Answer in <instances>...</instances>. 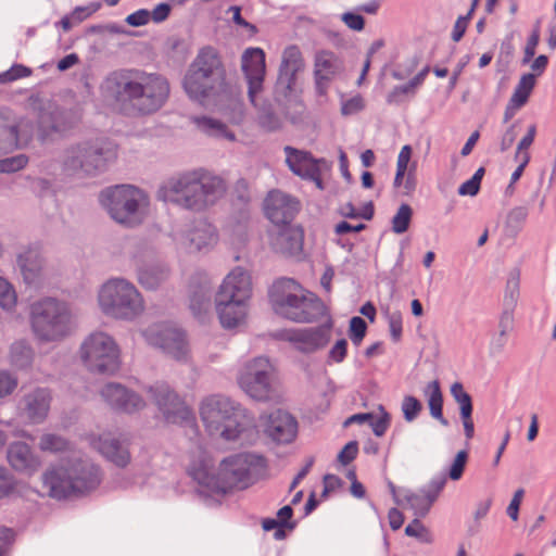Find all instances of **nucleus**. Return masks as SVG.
<instances>
[{"mask_svg": "<svg viewBox=\"0 0 556 556\" xmlns=\"http://www.w3.org/2000/svg\"><path fill=\"white\" fill-rule=\"evenodd\" d=\"M412 215V207L405 203L401 204L392 218V230L399 235L405 232L409 227Z\"/></svg>", "mask_w": 556, "mask_h": 556, "instance_id": "46", "label": "nucleus"}, {"mask_svg": "<svg viewBox=\"0 0 556 556\" xmlns=\"http://www.w3.org/2000/svg\"><path fill=\"white\" fill-rule=\"evenodd\" d=\"M31 75V70L23 64H13L8 71L0 74V83H11Z\"/></svg>", "mask_w": 556, "mask_h": 556, "instance_id": "51", "label": "nucleus"}, {"mask_svg": "<svg viewBox=\"0 0 556 556\" xmlns=\"http://www.w3.org/2000/svg\"><path fill=\"white\" fill-rule=\"evenodd\" d=\"M117 157L116 146L103 137H91L68 144L62 152V169L79 178L97 177Z\"/></svg>", "mask_w": 556, "mask_h": 556, "instance_id": "6", "label": "nucleus"}, {"mask_svg": "<svg viewBox=\"0 0 556 556\" xmlns=\"http://www.w3.org/2000/svg\"><path fill=\"white\" fill-rule=\"evenodd\" d=\"M299 210L300 202L281 190L269 191L264 200L265 215L277 226L291 224Z\"/></svg>", "mask_w": 556, "mask_h": 556, "instance_id": "18", "label": "nucleus"}, {"mask_svg": "<svg viewBox=\"0 0 556 556\" xmlns=\"http://www.w3.org/2000/svg\"><path fill=\"white\" fill-rule=\"evenodd\" d=\"M7 459L16 472L33 476L40 467V458L25 442H13L8 446Z\"/></svg>", "mask_w": 556, "mask_h": 556, "instance_id": "27", "label": "nucleus"}, {"mask_svg": "<svg viewBox=\"0 0 556 556\" xmlns=\"http://www.w3.org/2000/svg\"><path fill=\"white\" fill-rule=\"evenodd\" d=\"M381 409V416L378 417V418H374L372 419H369V425L372 429V432L377 435V437H382L389 425H390V415L384 410V408L381 406L380 407Z\"/></svg>", "mask_w": 556, "mask_h": 556, "instance_id": "59", "label": "nucleus"}, {"mask_svg": "<svg viewBox=\"0 0 556 556\" xmlns=\"http://www.w3.org/2000/svg\"><path fill=\"white\" fill-rule=\"evenodd\" d=\"M224 87L217 85L208 78L201 75L187 72L184 78V89L189 98L200 104H205L206 100L215 96Z\"/></svg>", "mask_w": 556, "mask_h": 556, "instance_id": "32", "label": "nucleus"}, {"mask_svg": "<svg viewBox=\"0 0 556 556\" xmlns=\"http://www.w3.org/2000/svg\"><path fill=\"white\" fill-rule=\"evenodd\" d=\"M28 164L26 154H17L14 156L0 160V173L12 174L23 169Z\"/></svg>", "mask_w": 556, "mask_h": 556, "instance_id": "50", "label": "nucleus"}, {"mask_svg": "<svg viewBox=\"0 0 556 556\" xmlns=\"http://www.w3.org/2000/svg\"><path fill=\"white\" fill-rule=\"evenodd\" d=\"M101 8L99 2H91L84 7H77L71 13L74 23L78 24L85 21L87 17L96 13Z\"/></svg>", "mask_w": 556, "mask_h": 556, "instance_id": "58", "label": "nucleus"}, {"mask_svg": "<svg viewBox=\"0 0 556 556\" xmlns=\"http://www.w3.org/2000/svg\"><path fill=\"white\" fill-rule=\"evenodd\" d=\"M304 62L299 47L288 46L281 58L279 74L276 83V93L288 98L293 90L296 74L303 68Z\"/></svg>", "mask_w": 556, "mask_h": 556, "instance_id": "22", "label": "nucleus"}, {"mask_svg": "<svg viewBox=\"0 0 556 556\" xmlns=\"http://www.w3.org/2000/svg\"><path fill=\"white\" fill-rule=\"evenodd\" d=\"M146 391L150 394L167 424L194 425L195 419L192 410L166 382H155L147 387Z\"/></svg>", "mask_w": 556, "mask_h": 556, "instance_id": "14", "label": "nucleus"}, {"mask_svg": "<svg viewBox=\"0 0 556 556\" xmlns=\"http://www.w3.org/2000/svg\"><path fill=\"white\" fill-rule=\"evenodd\" d=\"M21 481L10 470L0 466V500L20 495Z\"/></svg>", "mask_w": 556, "mask_h": 556, "instance_id": "41", "label": "nucleus"}, {"mask_svg": "<svg viewBox=\"0 0 556 556\" xmlns=\"http://www.w3.org/2000/svg\"><path fill=\"white\" fill-rule=\"evenodd\" d=\"M467 458H468V454L466 451H459L456 454V456L450 467V470H448V477L452 480L457 481L462 478L465 466H466Z\"/></svg>", "mask_w": 556, "mask_h": 556, "instance_id": "54", "label": "nucleus"}, {"mask_svg": "<svg viewBox=\"0 0 556 556\" xmlns=\"http://www.w3.org/2000/svg\"><path fill=\"white\" fill-rule=\"evenodd\" d=\"M358 452V444L356 441H351L338 454V462L342 465H348L355 459Z\"/></svg>", "mask_w": 556, "mask_h": 556, "instance_id": "63", "label": "nucleus"}, {"mask_svg": "<svg viewBox=\"0 0 556 556\" xmlns=\"http://www.w3.org/2000/svg\"><path fill=\"white\" fill-rule=\"evenodd\" d=\"M364 109V100L361 96H355L342 102L341 113L344 116L353 115Z\"/></svg>", "mask_w": 556, "mask_h": 556, "instance_id": "61", "label": "nucleus"}, {"mask_svg": "<svg viewBox=\"0 0 556 556\" xmlns=\"http://www.w3.org/2000/svg\"><path fill=\"white\" fill-rule=\"evenodd\" d=\"M251 295V276L244 268L237 266L223 279L215 298L250 302Z\"/></svg>", "mask_w": 556, "mask_h": 556, "instance_id": "24", "label": "nucleus"}, {"mask_svg": "<svg viewBox=\"0 0 556 556\" xmlns=\"http://www.w3.org/2000/svg\"><path fill=\"white\" fill-rule=\"evenodd\" d=\"M269 300L277 315L294 323H313L326 312L324 303L292 278L276 280L269 290Z\"/></svg>", "mask_w": 556, "mask_h": 556, "instance_id": "7", "label": "nucleus"}, {"mask_svg": "<svg viewBox=\"0 0 556 556\" xmlns=\"http://www.w3.org/2000/svg\"><path fill=\"white\" fill-rule=\"evenodd\" d=\"M405 534L412 538H416L421 543L428 544L432 542V534L422 525L418 517H416L409 525L406 526Z\"/></svg>", "mask_w": 556, "mask_h": 556, "instance_id": "49", "label": "nucleus"}, {"mask_svg": "<svg viewBox=\"0 0 556 556\" xmlns=\"http://www.w3.org/2000/svg\"><path fill=\"white\" fill-rule=\"evenodd\" d=\"M237 380L243 392L255 401L268 402L279 396L275 368L265 356H257L244 363Z\"/></svg>", "mask_w": 556, "mask_h": 556, "instance_id": "11", "label": "nucleus"}, {"mask_svg": "<svg viewBox=\"0 0 556 556\" xmlns=\"http://www.w3.org/2000/svg\"><path fill=\"white\" fill-rule=\"evenodd\" d=\"M401 409L405 421L412 422L421 413L422 404L417 397L413 395H405L401 404Z\"/></svg>", "mask_w": 556, "mask_h": 556, "instance_id": "48", "label": "nucleus"}, {"mask_svg": "<svg viewBox=\"0 0 556 556\" xmlns=\"http://www.w3.org/2000/svg\"><path fill=\"white\" fill-rule=\"evenodd\" d=\"M286 162L290 170L304 178L317 176V164L324 160H316L311 153L298 150L290 146L285 147Z\"/></svg>", "mask_w": 556, "mask_h": 556, "instance_id": "33", "label": "nucleus"}, {"mask_svg": "<svg viewBox=\"0 0 556 556\" xmlns=\"http://www.w3.org/2000/svg\"><path fill=\"white\" fill-rule=\"evenodd\" d=\"M33 350L24 341H18L11 346L12 363L20 368H25L30 365L33 361Z\"/></svg>", "mask_w": 556, "mask_h": 556, "instance_id": "43", "label": "nucleus"}, {"mask_svg": "<svg viewBox=\"0 0 556 556\" xmlns=\"http://www.w3.org/2000/svg\"><path fill=\"white\" fill-rule=\"evenodd\" d=\"M148 344L162 350L177 361L188 356V343L185 332L170 324H154L142 331Z\"/></svg>", "mask_w": 556, "mask_h": 556, "instance_id": "16", "label": "nucleus"}, {"mask_svg": "<svg viewBox=\"0 0 556 556\" xmlns=\"http://www.w3.org/2000/svg\"><path fill=\"white\" fill-rule=\"evenodd\" d=\"M90 445L115 466L124 468L131 459L128 444L115 433L103 432L89 437Z\"/></svg>", "mask_w": 556, "mask_h": 556, "instance_id": "21", "label": "nucleus"}, {"mask_svg": "<svg viewBox=\"0 0 556 556\" xmlns=\"http://www.w3.org/2000/svg\"><path fill=\"white\" fill-rule=\"evenodd\" d=\"M39 448L42 452L60 453L72 451L71 443L62 435L45 433L40 437Z\"/></svg>", "mask_w": 556, "mask_h": 556, "instance_id": "40", "label": "nucleus"}, {"mask_svg": "<svg viewBox=\"0 0 556 556\" xmlns=\"http://www.w3.org/2000/svg\"><path fill=\"white\" fill-rule=\"evenodd\" d=\"M276 233L271 236L273 249L286 256H295L302 252L303 232L300 228L289 225H282Z\"/></svg>", "mask_w": 556, "mask_h": 556, "instance_id": "31", "label": "nucleus"}, {"mask_svg": "<svg viewBox=\"0 0 556 556\" xmlns=\"http://www.w3.org/2000/svg\"><path fill=\"white\" fill-rule=\"evenodd\" d=\"M451 394L459 405L460 416L472 414L471 396L465 391L460 382H455L451 387Z\"/></svg>", "mask_w": 556, "mask_h": 556, "instance_id": "45", "label": "nucleus"}, {"mask_svg": "<svg viewBox=\"0 0 556 556\" xmlns=\"http://www.w3.org/2000/svg\"><path fill=\"white\" fill-rule=\"evenodd\" d=\"M51 400V392L47 388H37L24 395L22 412L29 424L38 425L46 420Z\"/></svg>", "mask_w": 556, "mask_h": 556, "instance_id": "28", "label": "nucleus"}, {"mask_svg": "<svg viewBox=\"0 0 556 556\" xmlns=\"http://www.w3.org/2000/svg\"><path fill=\"white\" fill-rule=\"evenodd\" d=\"M17 303V295L13 286L0 276V307L4 311H13Z\"/></svg>", "mask_w": 556, "mask_h": 556, "instance_id": "44", "label": "nucleus"}, {"mask_svg": "<svg viewBox=\"0 0 556 556\" xmlns=\"http://www.w3.org/2000/svg\"><path fill=\"white\" fill-rule=\"evenodd\" d=\"M188 71L208 78L222 87L225 85V70L218 53L212 47L201 49Z\"/></svg>", "mask_w": 556, "mask_h": 556, "instance_id": "25", "label": "nucleus"}, {"mask_svg": "<svg viewBox=\"0 0 556 556\" xmlns=\"http://www.w3.org/2000/svg\"><path fill=\"white\" fill-rule=\"evenodd\" d=\"M407 506L414 511L416 517H425L433 503L420 490L416 493L407 492L405 495Z\"/></svg>", "mask_w": 556, "mask_h": 556, "instance_id": "42", "label": "nucleus"}, {"mask_svg": "<svg viewBox=\"0 0 556 556\" xmlns=\"http://www.w3.org/2000/svg\"><path fill=\"white\" fill-rule=\"evenodd\" d=\"M213 281L205 270H195L188 283L189 307L197 318H203L212 307Z\"/></svg>", "mask_w": 556, "mask_h": 556, "instance_id": "17", "label": "nucleus"}, {"mask_svg": "<svg viewBox=\"0 0 556 556\" xmlns=\"http://www.w3.org/2000/svg\"><path fill=\"white\" fill-rule=\"evenodd\" d=\"M472 12H473V8H471L469 10L467 15H464V16L462 15L456 20L453 31H452V39L454 41L457 42L463 38V36L467 29L468 22L471 17Z\"/></svg>", "mask_w": 556, "mask_h": 556, "instance_id": "64", "label": "nucleus"}, {"mask_svg": "<svg viewBox=\"0 0 556 556\" xmlns=\"http://www.w3.org/2000/svg\"><path fill=\"white\" fill-rule=\"evenodd\" d=\"M528 208L526 206H516L509 211L507 215V226L519 229L522 224L527 220L528 217Z\"/></svg>", "mask_w": 556, "mask_h": 556, "instance_id": "55", "label": "nucleus"}, {"mask_svg": "<svg viewBox=\"0 0 556 556\" xmlns=\"http://www.w3.org/2000/svg\"><path fill=\"white\" fill-rule=\"evenodd\" d=\"M178 252L194 254L211 251L218 242L216 227L205 218H197L169 235Z\"/></svg>", "mask_w": 556, "mask_h": 556, "instance_id": "13", "label": "nucleus"}, {"mask_svg": "<svg viewBox=\"0 0 556 556\" xmlns=\"http://www.w3.org/2000/svg\"><path fill=\"white\" fill-rule=\"evenodd\" d=\"M539 41H540V28H539V25H536L527 40V45L525 48V55H523V60H522V62L525 64L529 63L531 61V59L535 55V49L539 45Z\"/></svg>", "mask_w": 556, "mask_h": 556, "instance_id": "60", "label": "nucleus"}, {"mask_svg": "<svg viewBox=\"0 0 556 556\" xmlns=\"http://www.w3.org/2000/svg\"><path fill=\"white\" fill-rule=\"evenodd\" d=\"M201 419L211 434L227 441L252 444L257 438L254 416L240 403L224 396L212 395L202 401Z\"/></svg>", "mask_w": 556, "mask_h": 556, "instance_id": "4", "label": "nucleus"}, {"mask_svg": "<svg viewBox=\"0 0 556 556\" xmlns=\"http://www.w3.org/2000/svg\"><path fill=\"white\" fill-rule=\"evenodd\" d=\"M341 21L352 30L361 31L364 29L365 20L361 14L345 12L341 15Z\"/></svg>", "mask_w": 556, "mask_h": 556, "instance_id": "62", "label": "nucleus"}, {"mask_svg": "<svg viewBox=\"0 0 556 556\" xmlns=\"http://www.w3.org/2000/svg\"><path fill=\"white\" fill-rule=\"evenodd\" d=\"M17 387V378L7 370H0V397L10 395Z\"/></svg>", "mask_w": 556, "mask_h": 556, "instance_id": "56", "label": "nucleus"}, {"mask_svg": "<svg viewBox=\"0 0 556 556\" xmlns=\"http://www.w3.org/2000/svg\"><path fill=\"white\" fill-rule=\"evenodd\" d=\"M78 117L75 116L72 112L67 110L55 109L51 112V123L46 125L45 116L42 115L40 118L41 126L47 130V132H64L71 129Z\"/></svg>", "mask_w": 556, "mask_h": 556, "instance_id": "37", "label": "nucleus"}, {"mask_svg": "<svg viewBox=\"0 0 556 556\" xmlns=\"http://www.w3.org/2000/svg\"><path fill=\"white\" fill-rule=\"evenodd\" d=\"M265 432L275 442L288 444L296 437L298 421L288 412L277 409L269 415Z\"/></svg>", "mask_w": 556, "mask_h": 556, "instance_id": "26", "label": "nucleus"}, {"mask_svg": "<svg viewBox=\"0 0 556 556\" xmlns=\"http://www.w3.org/2000/svg\"><path fill=\"white\" fill-rule=\"evenodd\" d=\"M225 192L224 179L200 167L168 177L160 185L156 198L165 203L199 213L214 205Z\"/></svg>", "mask_w": 556, "mask_h": 556, "instance_id": "3", "label": "nucleus"}, {"mask_svg": "<svg viewBox=\"0 0 556 556\" xmlns=\"http://www.w3.org/2000/svg\"><path fill=\"white\" fill-rule=\"evenodd\" d=\"M191 119L198 129L207 136L227 139L228 141L236 140L235 134L218 119L207 116H193Z\"/></svg>", "mask_w": 556, "mask_h": 556, "instance_id": "35", "label": "nucleus"}, {"mask_svg": "<svg viewBox=\"0 0 556 556\" xmlns=\"http://www.w3.org/2000/svg\"><path fill=\"white\" fill-rule=\"evenodd\" d=\"M18 126L0 116V156L20 149Z\"/></svg>", "mask_w": 556, "mask_h": 556, "instance_id": "36", "label": "nucleus"}, {"mask_svg": "<svg viewBox=\"0 0 556 556\" xmlns=\"http://www.w3.org/2000/svg\"><path fill=\"white\" fill-rule=\"evenodd\" d=\"M366 321L358 316L352 317L350 320V338L355 345H359L366 334Z\"/></svg>", "mask_w": 556, "mask_h": 556, "instance_id": "53", "label": "nucleus"}, {"mask_svg": "<svg viewBox=\"0 0 556 556\" xmlns=\"http://www.w3.org/2000/svg\"><path fill=\"white\" fill-rule=\"evenodd\" d=\"M79 353L84 365L91 372L113 375L119 369V348L106 332L94 331L87 336Z\"/></svg>", "mask_w": 556, "mask_h": 556, "instance_id": "12", "label": "nucleus"}, {"mask_svg": "<svg viewBox=\"0 0 556 556\" xmlns=\"http://www.w3.org/2000/svg\"><path fill=\"white\" fill-rule=\"evenodd\" d=\"M266 470V459L255 453H238L224 458L218 475L206 463L193 464L189 475L199 484L198 493L204 497L226 494L231 489H245Z\"/></svg>", "mask_w": 556, "mask_h": 556, "instance_id": "2", "label": "nucleus"}, {"mask_svg": "<svg viewBox=\"0 0 556 556\" xmlns=\"http://www.w3.org/2000/svg\"><path fill=\"white\" fill-rule=\"evenodd\" d=\"M241 67L248 83L250 101L255 104L256 96L263 89L265 77V52L261 48H248L241 56Z\"/></svg>", "mask_w": 556, "mask_h": 556, "instance_id": "19", "label": "nucleus"}, {"mask_svg": "<svg viewBox=\"0 0 556 556\" xmlns=\"http://www.w3.org/2000/svg\"><path fill=\"white\" fill-rule=\"evenodd\" d=\"M534 86L535 75L532 73L523 74L515 87L510 100H513L515 104L523 106L527 103Z\"/></svg>", "mask_w": 556, "mask_h": 556, "instance_id": "39", "label": "nucleus"}, {"mask_svg": "<svg viewBox=\"0 0 556 556\" xmlns=\"http://www.w3.org/2000/svg\"><path fill=\"white\" fill-rule=\"evenodd\" d=\"M101 205L118 224L132 227L139 225L149 206L147 193L131 185H116L99 194Z\"/></svg>", "mask_w": 556, "mask_h": 556, "instance_id": "10", "label": "nucleus"}, {"mask_svg": "<svg viewBox=\"0 0 556 556\" xmlns=\"http://www.w3.org/2000/svg\"><path fill=\"white\" fill-rule=\"evenodd\" d=\"M415 91L416 90L410 86L409 83L395 86L387 96V102L389 104H400L403 101V96L414 94Z\"/></svg>", "mask_w": 556, "mask_h": 556, "instance_id": "57", "label": "nucleus"}, {"mask_svg": "<svg viewBox=\"0 0 556 556\" xmlns=\"http://www.w3.org/2000/svg\"><path fill=\"white\" fill-rule=\"evenodd\" d=\"M343 70L342 60L332 51H317L314 59V76L319 92Z\"/></svg>", "mask_w": 556, "mask_h": 556, "instance_id": "29", "label": "nucleus"}, {"mask_svg": "<svg viewBox=\"0 0 556 556\" xmlns=\"http://www.w3.org/2000/svg\"><path fill=\"white\" fill-rule=\"evenodd\" d=\"M215 308L223 328L232 329L244 323L249 302L215 298Z\"/></svg>", "mask_w": 556, "mask_h": 556, "instance_id": "30", "label": "nucleus"}, {"mask_svg": "<svg viewBox=\"0 0 556 556\" xmlns=\"http://www.w3.org/2000/svg\"><path fill=\"white\" fill-rule=\"evenodd\" d=\"M101 396L113 409L127 414L136 413L146 406L141 395L116 382L106 383L101 390Z\"/></svg>", "mask_w": 556, "mask_h": 556, "instance_id": "23", "label": "nucleus"}, {"mask_svg": "<svg viewBox=\"0 0 556 556\" xmlns=\"http://www.w3.org/2000/svg\"><path fill=\"white\" fill-rule=\"evenodd\" d=\"M102 89L122 110L136 115L157 112L170 91L164 76L143 71L114 72L105 78Z\"/></svg>", "mask_w": 556, "mask_h": 556, "instance_id": "1", "label": "nucleus"}, {"mask_svg": "<svg viewBox=\"0 0 556 556\" xmlns=\"http://www.w3.org/2000/svg\"><path fill=\"white\" fill-rule=\"evenodd\" d=\"M387 320L390 329L391 338L394 342H397L401 340L402 337V314L400 311H388L387 314Z\"/></svg>", "mask_w": 556, "mask_h": 556, "instance_id": "52", "label": "nucleus"}, {"mask_svg": "<svg viewBox=\"0 0 556 556\" xmlns=\"http://www.w3.org/2000/svg\"><path fill=\"white\" fill-rule=\"evenodd\" d=\"M447 482V476L444 472H440L432 477L430 481L424 485L420 491L427 495V497L434 503L439 497L440 493L444 489Z\"/></svg>", "mask_w": 556, "mask_h": 556, "instance_id": "47", "label": "nucleus"}, {"mask_svg": "<svg viewBox=\"0 0 556 556\" xmlns=\"http://www.w3.org/2000/svg\"><path fill=\"white\" fill-rule=\"evenodd\" d=\"M424 394L428 400L431 417L437 419L442 426H448V420L443 416V395L439 381L433 380L427 383Z\"/></svg>", "mask_w": 556, "mask_h": 556, "instance_id": "34", "label": "nucleus"}, {"mask_svg": "<svg viewBox=\"0 0 556 556\" xmlns=\"http://www.w3.org/2000/svg\"><path fill=\"white\" fill-rule=\"evenodd\" d=\"M101 313L112 319L132 321L144 311V301L137 287L125 278H111L97 293Z\"/></svg>", "mask_w": 556, "mask_h": 556, "instance_id": "9", "label": "nucleus"}, {"mask_svg": "<svg viewBox=\"0 0 556 556\" xmlns=\"http://www.w3.org/2000/svg\"><path fill=\"white\" fill-rule=\"evenodd\" d=\"M17 265L21 268L26 281L33 282L40 269L39 255L36 251L28 249L17 255Z\"/></svg>", "mask_w": 556, "mask_h": 556, "instance_id": "38", "label": "nucleus"}, {"mask_svg": "<svg viewBox=\"0 0 556 556\" xmlns=\"http://www.w3.org/2000/svg\"><path fill=\"white\" fill-rule=\"evenodd\" d=\"M331 327L332 324L328 323L308 328H283L276 330L273 337L290 343L301 353L311 354L328 345L331 339Z\"/></svg>", "mask_w": 556, "mask_h": 556, "instance_id": "15", "label": "nucleus"}, {"mask_svg": "<svg viewBox=\"0 0 556 556\" xmlns=\"http://www.w3.org/2000/svg\"><path fill=\"white\" fill-rule=\"evenodd\" d=\"M153 254L152 250H146L142 254L134 256L138 282L146 289L155 290L170 277V267L163 261L146 262Z\"/></svg>", "mask_w": 556, "mask_h": 556, "instance_id": "20", "label": "nucleus"}, {"mask_svg": "<svg viewBox=\"0 0 556 556\" xmlns=\"http://www.w3.org/2000/svg\"><path fill=\"white\" fill-rule=\"evenodd\" d=\"M29 324L36 340L54 343L70 337L75 329L70 305L56 298L46 296L29 306Z\"/></svg>", "mask_w": 556, "mask_h": 556, "instance_id": "8", "label": "nucleus"}, {"mask_svg": "<svg viewBox=\"0 0 556 556\" xmlns=\"http://www.w3.org/2000/svg\"><path fill=\"white\" fill-rule=\"evenodd\" d=\"M41 480L50 497L65 500L96 490L101 483L102 475L92 460L73 454L51 464L43 471Z\"/></svg>", "mask_w": 556, "mask_h": 556, "instance_id": "5", "label": "nucleus"}]
</instances>
